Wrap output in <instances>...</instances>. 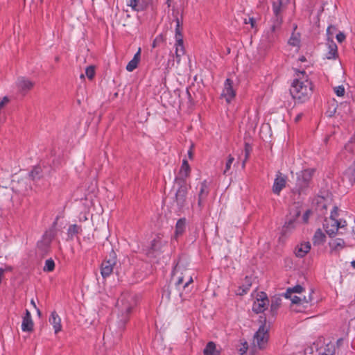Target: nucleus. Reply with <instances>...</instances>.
I'll return each instance as SVG.
<instances>
[{
  "mask_svg": "<svg viewBox=\"0 0 355 355\" xmlns=\"http://www.w3.org/2000/svg\"><path fill=\"white\" fill-rule=\"evenodd\" d=\"M193 272L191 269L184 267L180 262H178L173 268V278L175 281V290H180V286L182 285L183 291L178 294L173 288H168L164 291L163 296H166L168 300L171 298L174 300L180 298L182 302L189 300L192 293L190 284L193 282Z\"/></svg>",
  "mask_w": 355,
  "mask_h": 355,
  "instance_id": "nucleus-1",
  "label": "nucleus"
},
{
  "mask_svg": "<svg viewBox=\"0 0 355 355\" xmlns=\"http://www.w3.org/2000/svg\"><path fill=\"white\" fill-rule=\"evenodd\" d=\"M137 304L135 296L130 293H124L118 300L116 306L118 309L116 325L119 329V338L125 329V324L130 319V314Z\"/></svg>",
  "mask_w": 355,
  "mask_h": 355,
  "instance_id": "nucleus-2",
  "label": "nucleus"
},
{
  "mask_svg": "<svg viewBox=\"0 0 355 355\" xmlns=\"http://www.w3.org/2000/svg\"><path fill=\"white\" fill-rule=\"evenodd\" d=\"M313 173V170L306 169L297 173L296 184L293 189V192L298 195L306 194Z\"/></svg>",
  "mask_w": 355,
  "mask_h": 355,
  "instance_id": "nucleus-3",
  "label": "nucleus"
},
{
  "mask_svg": "<svg viewBox=\"0 0 355 355\" xmlns=\"http://www.w3.org/2000/svg\"><path fill=\"white\" fill-rule=\"evenodd\" d=\"M269 338L268 328L266 324H261L253 337V345L259 349H264Z\"/></svg>",
  "mask_w": 355,
  "mask_h": 355,
  "instance_id": "nucleus-4",
  "label": "nucleus"
},
{
  "mask_svg": "<svg viewBox=\"0 0 355 355\" xmlns=\"http://www.w3.org/2000/svg\"><path fill=\"white\" fill-rule=\"evenodd\" d=\"M117 259L116 252L112 250L109 255L103 261L101 266V273L103 278L109 277L113 272L114 266L116 264Z\"/></svg>",
  "mask_w": 355,
  "mask_h": 355,
  "instance_id": "nucleus-5",
  "label": "nucleus"
},
{
  "mask_svg": "<svg viewBox=\"0 0 355 355\" xmlns=\"http://www.w3.org/2000/svg\"><path fill=\"white\" fill-rule=\"evenodd\" d=\"M290 92L293 98L297 99L300 102H304L312 94V84L309 80H306V85L304 86L301 91L299 92V90L295 89H291Z\"/></svg>",
  "mask_w": 355,
  "mask_h": 355,
  "instance_id": "nucleus-6",
  "label": "nucleus"
},
{
  "mask_svg": "<svg viewBox=\"0 0 355 355\" xmlns=\"http://www.w3.org/2000/svg\"><path fill=\"white\" fill-rule=\"evenodd\" d=\"M269 300L264 292L257 293L256 300L252 305V311L257 313L263 312L269 305Z\"/></svg>",
  "mask_w": 355,
  "mask_h": 355,
  "instance_id": "nucleus-7",
  "label": "nucleus"
},
{
  "mask_svg": "<svg viewBox=\"0 0 355 355\" xmlns=\"http://www.w3.org/2000/svg\"><path fill=\"white\" fill-rule=\"evenodd\" d=\"M180 187L175 193V202L179 209L186 205L188 187L187 184L178 183Z\"/></svg>",
  "mask_w": 355,
  "mask_h": 355,
  "instance_id": "nucleus-8",
  "label": "nucleus"
},
{
  "mask_svg": "<svg viewBox=\"0 0 355 355\" xmlns=\"http://www.w3.org/2000/svg\"><path fill=\"white\" fill-rule=\"evenodd\" d=\"M345 225H341L340 223L336 219L333 218V213L330 216L329 220H326L324 224L325 231L329 236H334L340 227H344Z\"/></svg>",
  "mask_w": 355,
  "mask_h": 355,
  "instance_id": "nucleus-9",
  "label": "nucleus"
},
{
  "mask_svg": "<svg viewBox=\"0 0 355 355\" xmlns=\"http://www.w3.org/2000/svg\"><path fill=\"white\" fill-rule=\"evenodd\" d=\"M272 23L271 26L266 33V40L268 43H272L277 39L278 31L282 26L280 19H272Z\"/></svg>",
  "mask_w": 355,
  "mask_h": 355,
  "instance_id": "nucleus-10",
  "label": "nucleus"
},
{
  "mask_svg": "<svg viewBox=\"0 0 355 355\" xmlns=\"http://www.w3.org/2000/svg\"><path fill=\"white\" fill-rule=\"evenodd\" d=\"M288 0H277L272 3V10L274 17L272 19H280V23L282 24V12L286 9Z\"/></svg>",
  "mask_w": 355,
  "mask_h": 355,
  "instance_id": "nucleus-11",
  "label": "nucleus"
},
{
  "mask_svg": "<svg viewBox=\"0 0 355 355\" xmlns=\"http://www.w3.org/2000/svg\"><path fill=\"white\" fill-rule=\"evenodd\" d=\"M209 193V184L207 180H204L200 184V191L198 194V206L200 209L203 208Z\"/></svg>",
  "mask_w": 355,
  "mask_h": 355,
  "instance_id": "nucleus-12",
  "label": "nucleus"
},
{
  "mask_svg": "<svg viewBox=\"0 0 355 355\" xmlns=\"http://www.w3.org/2000/svg\"><path fill=\"white\" fill-rule=\"evenodd\" d=\"M222 96L225 98L227 103H230L236 96V91L233 87V81L230 78H227L225 82Z\"/></svg>",
  "mask_w": 355,
  "mask_h": 355,
  "instance_id": "nucleus-13",
  "label": "nucleus"
},
{
  "mask_svg": "<svg viewBox=\"0 0 355 355\" xmlns=\"http://www.w3.org/2000/svg\"><path fill=\"white\" fill-rule=\"evenodd\" d=\"M190 173L191 168L187 160L183 159L178 176L176 178L175 180L178 183L187 184L186 179L189 176Z\"/></svg>",
  "mask_w": 355,
  "mask_h": 355,
  "instance_id": "nucleus-14",
  "label": "nucleus"
},
{
  "mask_svg": "<svg viewBox=\"0 0 355 355\" xmlns=\"http://www.w3.org/2000/svg\"><path fill=\"white\" fill-rule=\"evenodd\" d=\"M286 177L278 172L272 186V192L275 194L279 195L281 191L286 187Z\"/></svg>",
  "mask_w": 355,
  "mask_h": 355,
  "instance_id": "nucleus-15",
  "label": "nucleus"
},
{
  "mask_svg": "<svg viewBox=\"0 0 355 355\" xmlns=\"http://www.w3.org/2000/svg\"><path fill=\"white\" fill-rule=\"evenodd\" d=\"M297 78L293 80L291 88L296 90L301 91V89L306 85V76L304 71H296Z\"/></svg>",
  "mask_w": 355,
  "mask_h": 355,
  "instance_id": "nucleus-16",
  "label": "nucleus"
},
{
  "mask_svg": "<svg viewBox=\"0 0 355 355\" xmlns=\"http://www.w3.org/2000/svg\"><path fill=\"white\" fill-rule=\"evenodd\" d=\"M34 83L25 78H19L17 86L21 92L26 93L33 87Z\"/></svg>",
  "mask_w": 355,
  "mask_h": 355,
  "instance_id": "nucleus-17",
  "label": "nucleus"
},
{
  "mask_svg": "<svg viewBox=\"0 0 355 355\" xmlns=\"http://www.w3.org/2000/svg\"><path fill=\"white\" fill-rule=\"evenodd\" d=\"M187 220L185 218H180L175 225V231L174 234V239H178V237L181 236L186 230Z\"/></svg>",
  "mask_w": 355,
  "mask_h": 355,
  "instance_id": "nucleus-18",
  "label": "nucleus"
},
{
  "mask_svg": "<svg viewBox=\"0 0 355 355\" xmlns=\"http://www.w3.org/2000/svg\"><path fill=\"white\" fill-rule=\"evenodd\" d=\"M49 322L53 325L55 334L61 331V319L55 311L51 313L49 318Z\"/></svg>",
  "mask_w": 355,
  "mask_h": 355,
  "instance_id": "nucleus-19",
  "label": "nucleus"
},
{
  "mask_svg": "<svg viewBox=\"0 0 355 355\" xmlns=\"http://www.w3.org/2000/svg\"><path fill=\"white\" fill-rule=\"evenodd\" d=\"M311 249V244L309 242H305L297 245L295 248V255L297 257H304L309 252Z\"/></svg>",
  "mask_w": 355,
  "mask_h": 355,
  "instance_id": "nucleus-20",
  "label": "nucleus"
},
{
  "mask_svg": "<svg viewBox=\"0 0 355 355\" xmlns=\"http://www.w3.org/2000/svg\"><path fill=\"white\" fill-rule=\"evenodd\" d=\"M141 58V48H139L137 52L135 54L133 58L128 63L126 70L131 72L134 71L139 62Z\"/></svg>",
  "mask_w": 355,
  "mask_h": 355,
  "instance_id": "nucleus-21",
  "label": "nucleus"
},
{
  "mask_svg": "<svg viewBox=\"0 0 355 355\" xmlns=\"http://www.w3.org/2000/svg\"><path fill=\"white\" fill-rule=\"evenodd\" d=\"M343 180L353 185L355 183V167L348 168L343 174Z\"/></svg>",
  "mask_w": 355,
  "mask_h": 355,
  "instance_id": "nucleus-22",
  "label": "nucleus"
},
{
  "mask_svg": "<svg viewBox=\"0 0 355 355\" xmlns=\"http://www.w3.org/2000/svg\"><path fill=\"white\" fill-rule=\"evenodd\" d=\"M328 52L326 53V58L328 60L336 59L338 57V48L336 44L331 41L328 46Z\"/></svg>",
  "mask_w": 355,
  "mask_h": 355,
  "instance_id": "nucleus-23",
  "label": "nucleus"
},
{
  "mask_svg": "<svg viewBox=\"0 0 355 355\" xmlns=\"http://www.w3.org/2000/svg\"><path fill=\"white\" fill-rule=\"evenodd\" d=\"M326 236L320 229H318L313 237V243L315 245H320L325 241Z\"/></svg>",
  "mask_w": 355,
  "mask_h": 355,
  "instance_id": "nucleus-24",
  "label": "nucleus"
},
{
  "mask_svg": "<svg viewBox=\"0 0 355 355\" xmlns=\"http://www.w3.org/2000/svg\"><path fill=\"white\" fill-rule=\"evenodd\" d=\"M185 53L184 47L183 45V40L179 39L178 42L175 43V58L177 62L180 63V58Z\"/></svg>",
  "mask_w": 355,
  "mask_h": 355,
  "instance_id": "nucleus-25",
  "label": "nucleus"
},
{
  "mask_svg": "<svg viewBox=\"0 0 355 355\" xmlns=\"http://www.w3.org/2000/svg\"><path fill=\"white\" fill-rule=\"evenodd\" d=\"M203 353L204 355H220V352L217 350L216 344L212 341L207 344Z\"/></svg>",
  "mask_w": 355,
  "mask_h": 355,
  "instance_id": "nucleus-26",
  "label": "nucleus"
},
{
  "mask_svg": "<svg viewBox=\"0 0 355 355\" xmlns=\"http://www.w3.org/2000/svg\"><path fill=\"white\" fill-rule=\"evenodd\" d=\"M282 304V298L279 297H273L271 299V303H270V312L274 315L278 309L280 307Z\"/></svg>",
  "mask_w": 355,
  "mask_h": 355,
  "instance_id": "nucleus-27",
  "label": "nucleus"
},
{
  "mask_svg": "<svg viewBox=\"0 0 355 355\" xmlns=\"http://www.w3.org/2000/svg\"><path fill=\"white\" fill-rule=\"evenodd\" d=\"M163 246V243L159 236H157V238L154 239L152 241L150 249L149 250V252L148 254L151 253V252H157L159 251L162 249V247Z\"/></svg>",
  "mask_w": 355,
  "mask_h": 355,
  "instance_id": "nucleus-28",
  "label": "nucleus"
},
{
  "mask_svg": "<svg viewBox=\"0 0 355 355\" xmlns=\"http://www.w3.org/2000/svg\"><path fill=\"white\" fill-rule=\"evenodd\" d=\"M304 291V288L300 285H296L292 288H288L286 290V292L284 294L286 298L291 297V295L293 293H299L300 294Z\"/></svg>",
  "mask_w": 355,
  "mask_h": 355,
  "instance_id": "nucleus-29",
  "label": "nucleus"
},
{
  "mask_svg": "<svg viewBox=\"0 0 355 355\" xmlns=\"http://www.w3.org/2000/svg\"><path fill=\"white\" fill-rule=\"evenodd\" d=\"M21 329L23 331H32L33 329V322L32 319L23 318Z\"/></svg>",
  "mask_w": 355,
  "mask_h": 355,
  "instance_id": "nucleus-30",
  "label": "nucleus"
},
{
  "mask_svg": "<svg viewBox=\"0 0 355 355\" xmlns=\"http://www.w3.org/2000/svg\"><path fill=\"white\" fill-rule=\"evenodd\" d=\"M166 36L165 35L161 33L156 36V37L154 39L152 47L156 48L158 46H160L162 44H164L166 42Z\"/></svg>",
  "mask_w": 355,
  "mask_h": 355,
  "instance_id": "nucleus-31",
  "label": "nucleus"
},
{
  "mask_svg": "<svg viewBox=\"0 0 355 355\" xmlns=\"http://www.w3.org/2000/svg\"><path fill=\"white\" fill-rule=\"evenodd\" d=\"M127 5L132 8L133 10L139 11L144 8L142 4L139 0H127Z\"/></svg>",
  "mask_w": 355,
  "mask_h": 355,
  "instance_id": "nucleus-32",
  "label": "nucleus"
},
{
  "mask_svg": "<svg viewBox=\"0 0 355 355\" xmlns=\"http://www.w3.org/2000/svg\"><path fill=\"white\" fill-rule=\"evenodd\" d=\"M300 42V35L298 33H293L288 40V44L293 46H297Z\"/></svg>",
  "mask_w": 355,
  "mask_h": 355,
  "instance_id": "nucleus-33",
  "label": "nucleus"
},
{
  "mask_svg": "<svg viewBox=\"0 0 355 355\" xmlns=\"http://www.w3.org/2000/svg\"><path fill=\"white\" fill-rule=\"evenodd\" d=\"M55 268V263L54 261L51 259H47L45 261V266L43 268L44 272H51Z\"/></svg>",
  "mask_w": 355,
  "mask_h": 355,
  "instance_id": "nucleus-34",
  "label": "nucleus"
},
{
  "mask_svg": "<svg viewBox=\"0 0 355 355\" xmlns=\"http://www.w3.org/2000/svg\"><path fill=\"white\" fill-rule=\"evenodd\" d=\"M251 151H252V147L250 146V145L249 144L245 143V159H243V161L242 162L243 168L245 167V162H247Z\"/></svg>",
  "mask_w": 355,
  "mask_h": 355,
  "instance_id": "nucleus-35",
  "label": "nucleus"
},
{
  "mask_svg": "<svg viewBox=\"0 0 355 355\" xmlns=\"http://www.w3.org/2000/svg\"><path fill=\"white\" fill-rule=\"evenodd\" d=\"M344 245L345 241L342 239H336L331 243H330V245L335 250L338 249V248H343Z\"/></svg>",
  "mask_w": 355,
  "mask_h": 355,
  "instance_id": "nucleus-36",
  "label": "nucleus"
},
{
  "mask_svg": "<svg viewBox=\"0 0 355 355\" xmlns=\"http://www.w3.org/2000/svg\"><path fill=\"white\" fill-rule=\"evenodd\" d=\"M85 74L89 80H92L95 76V68L94 66L90 65L85 69Z\"/></svg>",
  "mask_w": 355,
  "mask_h": 355,
  "instance_id": "nucleus-37",
  "label": "nucleus"
},
{
  "mask_svg": "<svg viewBox=\"0 0 355 355\" xmlns=\"http://www.w3.org/2000/svg\"><path fill=\"white\" fill-rule=\"evenodd\" d=\"M312 301H313V298H312V292H311L309 294V296L306 297V296H304L303 298H302V306L304 307V308H306L307 307V305L309 304H311L312 303Z\"/></svg>",
  "mask_w": 355,
  "mask_h": 355,
  "instance_id": "nucleus-38",
  "label": "nucleus"
},
{
  "mask_svg": "<svg viewBox=\"0 0 355 355\" xmlns=\"http://www.w3.org/2000/svg\"><path fill=\"white\" fill-rule=\"evenodd\" d=\"M81 230V227L77 225H71L69 226L68 229V233L71 235H74L76 234H78L79 232Z\"/></svg>",
  "mask_w": 355,
  "mask_h": 355,
  "instance_id": "nucleus-39",
  "label": "nucleus"
},
{
  "mask_svg": "<svg viewBox=\"0 0 355 355\" xmlns=\"http://www.w3.org/2000/svg\"><path fill=\"white\" fill-rule=\"evenodd\" d=\"M176 28H175V40H176V42H178L179 39L180 38L181 40H183V36L181 33V31H180V21H179V19L177 18L176 19Z\"/></svg>",
  "mask_w": 355,
  "mask_h": 355,
  "instance_id": "nucleus-40",
  "label": "nucleus"
},
{
  "mask_svg": "<svg viewBox=\"0 0 355 355\" xmlns=\"http://www.w3.org/2000/svg\"><path fill=\"white\" fill-rule=\"evenodd\" d=\"M234 160V158L231 155H230L228 156V158H227V162H226V164H225V170L223 171V174L224 175H227V172L230 169L231 165L233 163Z\"/></svg>",
  "mask_w": 355,
  "mask_h": 355,
  "instance_id": "nucleus-41",
  "label": "nucleus"
},
{
  "mask_svg": "<svg viewBox=\"0 0 355 355\" xmlns=\"http://www.w3.org/2000/svg\"><path fill=\"white\" fill-rule=\"evenodd\" d=\"M334 92L338 96H343L345 92V88L343 85L336 87L334 88Z\"/></svg>",
  "mask_w": 355,
  "mask_h": 355,
  "instance_id": "nucleus-42",
  "label": "nucleus"
},
{
  "mask_svg": "<svg viewBox=\"0 0 355 355\" xmlns=\"http://www.w3.org/2000/svg\"><path fill=\"white\" fill-rule=\"evenodd\" d=\"M288 299H291L293 304L302 305V297L299 296H293L292 297V295H291V297H288Z\"/></svg>",
  "mask_w": 355,
  "mask_h": 355,
  "instance_id": "nucleus-43",
  "label": "nucleus"
},
{
  "mask_svg": "<svg viewBox=\"0 0 355 355\" xmlns=\"http://www.w3.org/2000/svg\"><path fill=\"white\" fill-rule=\"evenodd\" d=\"M336 40L339 43H342L345 40V35L340 32L336 35Z\"/></svg>",
  "mask_w": 355,
  "mask_h": 355,
  "instance_id": "nucleus-44",
  "label": "nucleus"
},
{
  "mask_svg": "<svg viewBox=\"0 0 355 355\" xmlns=\"http://www.w3.org/2000/svg\"><path fill=\"white\" fill-rule=\"evenodd\" d=\"M295 222V218L293 220L290 219L288 222L285 223V225L284 226V228L288 229V228H293L294 227V223Z\"/></svg>",
  "mask_w": 355,
  "mask_h": 355,
  "instance_id": "nucleus-45",
  "label": "nucleus"
},
{
  "mask_svg": "<svg viewBox=\"0 0 355 355\" xmlns=\"http://www.w3.org/2000/svg\"><path fill=\"white\" fill-rule=\"evenodd\" d=\"M9 102V99L7 96H4L0 99V110Z\"/></svg>",
  "mask_w": 355,
  "mask_h": 355,
  "instance_id": "nucleus-46",
  "label": "nucleus"
},
{
  "mask_svg": "<svg viewBox=\"0 0 355 355\" xmlns=\"http://www.w3.org/2000/svg\"><path fill=\"white\" fill-rule=\"evenodd\" d=\"M244 22L246 24H248V23L250 24L252 28L255 27L256 21H255V19L253 17H250L248 19V21L246 19H245Z\"/></svg>",
  "mask_w": 355,
  "mask_h": 355,
  "instance_id": "nucleus-47",
  "label": "nucleus"
},
{
  "mask_svg": "<svg viewBox=\"0 0 355 355\" xmlns=\"http://www.w3.org/2000/svg\"><path fill=\"white\" fill-rule=\"evenodd\" d=\"M311 214L310 210H306L305 213L303 214L302 219L304 223H307L309 220V218Z\"/></svg>",
  "mask_w": 355,
  "mask_h": 355,
  "instance_id": "nucleus-48",
  "label": "nucleus"
},
{
  "mask_svg": "<svg viewBox=\"0 0 355 355\" xmlns=\"http://www.w3.org/2000/svg\"><path fill=\"white\" fill-rule=\"evenodd\" d=\"M39 173V168H35L31 172L30 175L33 178V180H35L36 178H37Z\"/></svg>",
  "mask_w": 355,
  "mask_h": 355,
  "instance_id": "nucleus-49",
  "label": "nucleus"
},
{
  "mask_svg": "<svg viewBox=\"0 0 355 355\" xmlns=\"http://www.w3.org/2000/svg\"><path fill=\"white\" fill-rule=\"evenodd\" d=\"M248 343H245L243 344V347H241V348L240 349V350H239V351H240V352H241V354H245V353L247 352V350H248Z\"/></svg>",
  "mask_w": 355,
  "mask_h": 355,
  "instance_id": "nucleus-50",
  "label": "nucleus"
},
{
  "mask_svg": "<svg viewBox=\"0 0 355 355\" xmlns=\"http://www.w3.org/2000/svg\"><path fill=\"white\" fill-rule=\"evenodd\" d=\"M23 318L32 319L31 313L28 309L26 310L25 315L23 317Z\"/></svg>",
  "mask_w": 355,
  "mask_h": 355,
  "instance_id": "nucleus-51",
  "label": "nucleus"
},
{
  "mask_svg": "<svg viewBox=\"0 0 355 355\" xmlns=\"http://www.w3.org/2000/svg\"><path fill=\"white\" fill-rule=\"evenodd\" d=\"M337 212H338V208L336 207H335L331 212V214L333 213V218H336V217L337 216Z\"/></svg>",
  "mask_w": 355,
  "mask_h": 355,
  "instance_id": "nucleus-52",
  "label": "nucleus"
},
{
  "mask_svg": "<svg viewBox=\"0 0 355 355\" xmlns=\"http://www.w3.org/2000/svg\"><path fill=\"white\" fill-rule=\"evenodd\" d=\"M32 2L36 5L42 3L43 0H31Z\"/></svg>",
  "mask_w": 355,
  "mask_h": 355,
  "instance_id": "nucleus-53",
  "label": "nucleus"
},
{
  "mask_svg": "<svg viewBox=\"0 0 355 355\" xmlns=\"http://www.w3.org/2000/svg\"><path fill=\"white\" fill-rule=\"evenodd\" d=\"M188 155H189V157L190 159H192V157H193V153H192L191 149H190V150L188 151Z\"/></svg>",
  "mask_w": 355,
  "mask_h": 355,
  "instance_id": "nucleus-54",
  "label": "nucleus"
},
{
  "mask_svg": "<svg viewBox=\"0 0 355 355\" xmlns=\"http://www.w3.org/2000/svg\"><path fill=\"white\" fill-rule=\"evenodd\" d=\"M5 271H11L12 268L11 266H7L6 269H3Z\"/></svg>",
  "mask_w": 355,
  "mask_h": 355,
  "instance_id": "nucleus-55",
  "label": "nucleus"
},
{
  "mask_svg": "<svg viewBox=\"0 0 355 355\" xmlns=\"http://www.w3.org/2000/svg\"><path fill=\"white\" fill-rule=\"evenodd\" d=\"M299 60L301 62H304V61H306V58L304 56H302L299 58Z\"/></svg>",
  "mask_w": 355,
  "mask_h": 355,
  "instance_id": "nucleus-56",
  "label": "nucleus"
},
{
  "mask_svg": "<svg viewBox=\"0 0 355 355\" xmlns=\"http://www.w3.org/2000/svg\"><path fill=\"white\" fill-rule=\"evenodd\" d=\"M31 304H32V305H33L35 309H37V306H36L35 302V301H34L33 300H31Z\"/></svg>",
  "mask_w": 355,
  "mask_h": 355,
  "instance_id": "nucleus-57",
  "label": "nucleus"
},
{
  "mask_svg": "<svg viewBox=\"0 0 355 355\" xmlns=\"http://www.w3.org/2000/svg\"><path fill=\"white\" fill-rule=\"evenodd\" d=\"M300 214V211H297L295 214V218H298Z\"/></svg>",
  "mask_w": 355,
  "mask_h": 355,
  "instance_id": "nucleus-58",
  "label": "nucleus"
},
{
  "mask_svg": "<svg viewBox=\"0 0 355 355\" xmlns=\"http://www.w3.org/2000/svg\"><path fill=\"white\" fill-rule=\"evenodd\" d=\"M171 0H166V4H167L168 7L171 6Z\"/></svg>",
  "mask_w": 355,
  "mask_h": 355,
  "instance_id": "nucleus-59",
  "label": "nucleus"
},
{
  "mask_svg": "<svg viewBox=\"0 0 355 355\" xmlns=\"http://www.w3.org/2000/svg\"><path fill=\"white\" fill-rule=\"evenodd\" d=\"M301 118V115L299 114L297 116V117L295 118V121H297L298 120H300V119Z\"/></svg>",
  "mask_w": 355,
  "mask_h": 355,
  "instance_id": "nucleus-60",
  "label": "nucleus"
},
{
  "mask_svg": "<svg viewBox=\"0 0 355 355\" xmlns=\"http://www.w3.org/2000/svg\"><path fill=\"white\" fill-rule=\"evenodd\" d=\"M343 342V339H338L337 341L338 345H340Z\"/></svg>",
  "mask_w": 355,
  "mask_h": 355,
  "instance_id": "nucleus-61",
  "label": "nucleus"
},
{
  "mask_svg": "<svg viewBox=\"0 0 355 355\" xmlns=\"http://www.w3.org/2000/svg\"><path fill=\"white\" fill-rule=\"evenodd\" d=\"M36 309H37V314H38L39 315H41V311H40V310L39 309H37V308Z\"/></svg>",
  "mask_w": 355,
  "mask_h": 355,
  "instance_id": "nucleus-62",
  "label": "nucleus"
},
{
  "mask_svg": "<svg viewBox=\"0 0 355 355\" xmlns=\"http://www.w3.org/2000/svg\"><path fill=\"white\" fill-rule=\"evenodd\" d=\"M352 266L355 268V260L352 261Z\"/></svg>",
  "mask_w": 355,
  "mask_h": 355,
  "instance_id": "nucleus-63",
  "label": "nucleus"
},
{
  "mask_svg": "<svg viewBox=\"0 0 355 355\" xmlns=\"http://www.w3.org/2000/svg\"><path fill=\"white\" fill-rule=\"evenodd\" d=\"M55 62H59L60 58L58 56L55 57Z\"/></svg>",
  "mask_w": 355,
  "mask_h": 355,
  "instance_id": "nucleus-64",
  "label": "nucleus"
}]
</instances>
